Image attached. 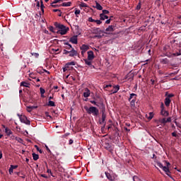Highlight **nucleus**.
Returning <instances> with one entry per match:
<instances>
[{"instance_id": "19", "label": "nucleus", "mask_w": 181, "mask_h": 181, "mask_svg": "<svg viewBox=\"0 0 181 181\" xmlns=\"http://www.w3.org/2000/svg\"><path fill=\"white\" fill-rule=\"evenodd\" d=\"M170 103H171L170 99H169V98H165V105L166 107H169V105H170Z\"/></svg>"}, {"instance_id": "64", "label": "nucleus", "mask_w": 181, "mask_h": 181, "mask_svg": "<svg viewBox=\"0 0 181 181\" xmlns=\"http://www.w3.org/2000/svg\"><path fill=\"white\" fill-rule=\"evenodd\" d=\"M118 181V180H117V178H115V177H112V180L110 181Z\"/></svg>"}, {"instance_id": "58", "label": "nucleus", "mask_w": 181, "mask_h": 181, "mask_svg": "<svg viewBox=\"0 0 181 181\" xmlns=\"http://www.w3.org/2000/svg\"><path fill=\"white\" fill-rule=\"evenodd\" d=\"M69 51H67L66 49H64V54H69Z\"/></svg>"}, {"instance_id": "50", "label": "nucleus", "mask_w": 181, "mask_h": 181, "mask_svg": "<svg viewBox=\"0 0 181 181\" xmlns=\"http://www.w3.org/2000/svg\"><path fill=\"white\" fill-rule=\"evenodd\" d=\"M51 6H52V8H57V7H59V5L52 3Z\"/></svg>"}, {"instance_id": "33", "label": "nucleus", "mask_w": 181, "mask_h": 181, "mask_svg": "<svg viewBox=\"0 0 181 181\" xmlns=\"http://www.w3.org/2000/svg\"><path fill=\"white\" fill-rule=\"evenodd\" d=\"M47 167V173H49L51 175V176H53V174L52 173V170L49 169V167L47 166V165H46Z\"/></svg>"}, {"instance_id": "4", "label": "nucleus", "mask_w": 181, "mask_h": 181, "mask_svg": "<svg viewBox=\"0 0 181 181\" xmlns=\"http://www.w3.org/2000/svg\"><path fill=\"white\" fill-rule=\"evenodd\" d=\"M80 49L81 50V53L82 56H84V54H86V52L90 49V46L83 44L81 45V47H80Z\"/></svg>"}, {"instance_id": "23", "label": "nucleus", "mask_w": 181, "mask_h": 181, "mask_svg": "<svg viewBox=\"0 0 181 181\" xmlns=\"http://www.w3.org/2000/svg\"><path fill=\"white\" fill-rule=\"evenodd\" d=\"M131 100H136V94L131 93L129 98V101H131Z\"/></svg>"}, {"instance_id": "25", "label": "nucleus", "mask_w": 181, "mask_h": 181, "mask_svg": "<svg viewBox=\"0 0 181 181\" xmlns=\"http://www.w3.org/2000/svg\"><path fill=\"white\" fill-rule=\"evenodd\" d=\"M40 91L41 97L44 98L45 93H46V90L43 88H40Z\"/></svg>"}, {"instance_id": "54", "label": "nucleus", "mask_w": 181, "mask_h": 181, "mask_svg": "<svg viewBox=\"0 0 181 181\" xmlns=\"http://www.w3.org/2000/svg\"><path fill=\"white\" fill-rule=\"evenodd\" d=\"M11 168H12V169H17L18 168V165H11Z\"/></svg>"}, {"instance_id": "28", "label": "nucleus", "mask_w": 181, "mask_h": 181, "mask_svg": "<svg viewBox=\"0 0 181 181\" xmlns=\"http://www.w3.org/2000/svg\"><path fill=\"white\" fill-rule=\"evenodd\" d=\"M33 160H37V159H39V155L35 153H33Z\"/></svg>"}, {"instance_id": "44", "label": "nucleus", "mask_w": 181, "mask_h": 181, "mask_svg": "<svg viewBox=\"0 0 181 181\" xmlns=\"http://www.w3.org/2000/svg\"><path fill=\"white\" fill-rule=\"evenodd\" d=\"M172 97H175V95H173V93L168 94L166 98L170 99L172 98Z\"/></svg>"}, {"instance_id": "20", "label": "nucleus", "mask_w": 181, "mask_h": 181, "mask_svg": "<svg viewBox=\"0 0 181 181\" xmlns=\"http://www.w3.org/2000/svg\"><path fill=\"white\" fill-rule=\"evenodd\" d=\"M98 9V11H103V6L96 1V5L95 6Z\"/></svg>"}, {"instance_id": "21", "label": "nucleus", "mask_w": 181, "mask_h": 181, "mask_svg": "<svg viewBox=\"0 0 181 181\" xmlns=\"http://www.w3.org/2000/svg\"><path fill=\"white\" fill-rule=\"evenodd\" d=\"M106 32H114V25H109L108 28L105 29Z\"/></svg>"}, {"instance_id": "26", "label": "nucleus", "mask_w": 181, "mask_h": 181, "mask_svg": "<svg viewBox=\"0 0 181 181\" xmlns=\"http://www.w3.org/2000/svg\"><path fill=\"white\" fill-rule=\"evenodd\" d=\"M105 176H106L107 179H108V180H112V181H113V180H112V176H111V174H110L109 173H107V172H105Z\"/></svg>"}, {"instance_id": "10", "label": "nucleus", "mask_w": 181, "mask_h": 181, "mask_svg": "<svg viewBox=\"0 0 181 181\" xmlns=\"http://www.w3.org/2000/svg\"><path fill=\"white\" fill-rule=\"evenodd\" d=\"M90 94H91V92L88 90V88H86L85 92L83 93V97H85V98H87L90 97Z\"/></svg>"}, {"instance_id": "52", "label": "nucleus", "mask_w": 181, "mask_h": 181, "mask_svg": "<svg viewBox=\"0 0 181 181\" xmlns=\"http://www.w3.org/2000/svg\"><path fill=\"white\" fill-rule=\"evenodd\" d=\"M45 148H46L47 152H49V153H52V151H50V148H49V146H47V145H45Z\"/></svg>"}, {"instance_id": "31", "label": "nucleus", "mask_w": 181, "mask_h": 181, "mask_svg": "<svg viewBox=\"0 0 181 181\" xmlns=\"http://www.w3.org/2000/svg\"><path fill=\"white\" fill-rule=\"evenodd\" d=\"M64 45L65 46H68L66 49H71V50L73 49V47L69 42H65Z\"/></svg>"}, {"instance_id": "63", "label": "nucleus", "mask_w": 181, "mask_h": 181, "mask_svg": "<svg viewBox=\"0 0 181 181\" xmlns=\"http://www.w3.org/2000/svg\"><path fill=\"white\" fill-rule=\"evenodd\" d=\"M60 2V0H54L52 4H59Z\"/></svg>"}, {"instance_id": "60", "label": "nucleus", "mask_w": 181, "mask_h": 181, "mask_svg": "<svg viewBox=\"0 0 181 181\" xmlns=\"http://www.w3.org/2000/svg\"><path fill=\"white\" fill-rule=\"evenodd\" d=\"M73 142H74L73 139H69V145H72Z\"/></svg>"}, {"instance_id": "42", "label": "nucleus", "mask_w": 181, "mask_h": 181, "mask_svg": "<svg viewBox=\"0 0 181 181\" xmlns=\"http://www.w3.org/2000/svg\"><path fill=\"white\" fill-rule=\"evenodd\" d=\"M81 8H87V4L86 3H81Z\"/></svg>"}, {"instance_id": "51", "label": "nucleus", "mask_w": 181, "mask_h": 181, "mask_svg": "<svg viewBox=\"0 0 181 181\" xmlns=\"http://www.w3.org/2000/svg\"><path fill=\"white\" fill-rule=\"evenodd\" d=\"M166 122H172V118L168 117L167 119H165Z\"/></svg>"}, {"instance_id": "49", "label": "nucleus", "mask_w": 181, "mask_h": 181, "mask_svg": "<svg viewBox=\"0 0 181 181\" xmlns=\"http://www.w3.org/2000/svg\"><path fill=\"white\" fill-rule=\"evenodd\" d=\"M173 56H180V55H181L180 51L178 52H176V53L173 54Z\"/></svg>"}, {"instance_id": "36", "label": "nucleus", "mask_w": 181, "mask_h": 181, "mask_svg": "<svg viewBox=\"0 0 181 181\" xmlns=\"http://www.w3.org/2000/svg\"><path fill=\"white\" fill-rule=\"evenodd\" d=\"M16 141H18V142H19L20 144H23V140L21 138L16 137Z\"/></svg>"}, {"instance_id": "13", "label": "nucleus", "mask_w": 181, "mask_h": 181, "mask_svg": "<svg viewBox=\"0 0 181 181\" xmlns=\"http://www.w3.org/2000/svg\"><path fill=\"white\" fill-rule=\"evenodd\" d=\"M69 56L70 57H74V56H77V51H76L74 48H72V49L69 51Z\"/></svg>"}, {"instance_id": "32", "label": "nucleus", "mask_w": 181, "mask_h": 181, "mask_svg": "<svg viewBox=\"0 0 181 181\" xmlns=\"http://www.w3.org/2000/svg\"><path fill=\"white\" fill-rule=\"evenodd\" d=\"M80 10L79 9H76L75 10V12H74V13H75V15L76 16V18H78V15H80Z\"/></svg>"}, {"instance_id": "7", "label": "nucleus", "mask_w": 181, "mask_h": 181, "mask_svg": "<svg viewBox=\"0 0 181 181\" xmlns=\"http://www.w3.org/2000/svg\"><path fill=\"white\" fill-rule=\"evenodd\" d=\"M160 114L163 117H168L169 116V112L168 111L165 110V107H163V104L161 105Z\"/></svg>"}, {"instance_id": "62", "label": "nucleus", "mask_w": 181, "mask_h": 181, "mask_svg": "<svg viewBox=\"0 0 181 181\" xmlns=\"http://www.w3.org/2000/svg\"><path fill=\"white\" fill-rule=\"evenodd\" d=\"M172 136H175V137L177 136V134L175 133V132L172 133Z\"/></svg>"}, {"instance_id": "37", "label": "nucleus", "mask_w": 181, "mask_h": 181, "mask_svg": "<svg viewBox=\"0 0 181 181\" xmlns=\"http://www.w3.org/2000/svg\"><path fill=\"white\" fill-rule=\"evenodd\" d=\"M35 148H36L37 151L40 152V153H42L43 151L39 148V146H37V145H35Z\"/></svg>"}, {"instance_id": "18", "label": "nucleus", "mask_w": 181, "mask_h": 181, "mask_svg": "<svg viewBox=\"0 0 181 181\" xmlns=\"http://www.w3.org/2000/svg\"><path fill=\"white\" fill-rule=\"evenodd\" d=\"M5 134H6L7 136H11V135H12V131H11L8 127H6Z\"/></svg>"}, {"instance_id": "30", "label": "nucleus", "mask_w": 181, "mask_h": 181, "mask_svg": "<svg viewBox=\"0 0 181 181\" xmlns=\"http://www.w3.org/2000/svg\"><path fill=\"white\" fill-rule=\"evenodd\" d=\"M48 105L49 107H56V104H54V102L52 100H49Z\"/></svg>"}, {"instance_id": "39", "label": "nucleus", "mask_w": 181, "mask_h": 181, "mask_svg": "<svg viewBox=\"0 0 181 181\" xmlns=\"http://www.w3.org/2000/svg\"><path fill=\"white\" fill-rule=\"evenodd\" d=\"M108 13H110V11L108 10H103L102 14L108 15Z\"/></svg>"}, {"instance_id": "12", "label": "nucleus", "mask_w": 181, "mask_h": 181, "mask_svg": "<svg viewBox=\"0 0 181 181\" xmlns=\"http://www.w3.org/2000/svg\"><path fill=\"white\" fill-rule=\"evenodd\" d=\"M162 169L165 173L167 176L170 177V170H169V167L163 166Z\"/></svg>"}, {"instance_id": "22", "label": "nucleus", "mask_w": 181, "mask_h": 181, "mask_svg": "<svg viewBox=\"0 0 181 181\" xmlns=\"http://www.w3.org/2000/svg\"><path fill=\"white\" fill-rule=\"evenodd\" d=\"M100 21H105V19H108V16L105 14H100Z\"/></svg>"}, {"instance_id": "55", "label": "nucleus", "mask_w": 181, "mask_h": 181, "mask_svg": "<svg viewBox=\"0 0 181 181\" xmlns=\"http://www.w3.org/2000/svg\"><path fill=\"white\" fill-rule=\"evenodd\" d=\"M23 87H29V83L23 82Z\"/></svg>"}, {"instance_id": "6", "label": "nucleus", "mask_w": 181, "mask_h": 181, "mask_svg": "<svg viewBox=\"0 0 181 181\" xmlns=\"http://www.w3.org/2000/svg\"><path fill=\"white\" fill-rule=\"evenodd\" d=\"M84 62H85V64H86L87 66H90V67H91V69H95V67L92 64V62H93V59H88V58L87 59H83Z\"/></svg>"}, {"instance_id": "56", "label": "nucleus", "mask_w": 181, "mask_h": 181, "mask_svg": "<svg viewBox=\"0 0 181 181\" xmlns=\"http://www.w3.org/2000/svg\"><path fill=\"white\" fill-rule=\"evenodd\" d=\"M108 87H112V85H111V84L105 85L103 88H108Z\"/></svg>"}, {"instance_id": "34", "label": "nucleus", "mask_w": 181, "mask_h": 181, "mask_svg": "<svg viewBox=\"0 0 181 181\" xmlns=\"http://www.w3.org/2000/svg\"><path fill=\"white\" fill-rule=\"evenodd\" d=\"M159 122H160L161 124H166V118H163L159 120Z\"/></svg>"}, {"instance_id": "8", "label": "nucleus", "mask_w": 181, "mask_h": 181, "mask_svg": "<svg viewBox=\"0 0 181 181\" xmlns=\"http://www.w3.org/2000/svg\"><path fill=\"white\" fill-rule=\"evenodd\" d=\"M119 91V85L113 86V90L110 91L111 94H116Z\"/></svg>"}, {"instance_id": "14", "label": "nucleus", "mask_w": 181, "mask_h": 181, "mask_svg": "<svg viewBox=\"0 0 181 181\" xmlns=\"http://www.w3.org/2000/svg\"><path fill=\"white\" fill-rule=\"evenodd\" d=\"M37 106L32 105V106H27V111L28 112H32L33 110H36Z\"/></svg>"}, {"instance_id": "11", "label": "nucleus", "mask_w": 181, "mask_h": 181, "mask_svg": "<svg viewBox=\"0 0 181 181\" xmlns=\"http://www.w3.org/2000/svg\"><path fill=\"white\" fill-rule=\"evenodd\" d=\"M88 60H94V52L93 51L88 52Z\"/></svg>"}, {"instance_id": "43", "label": "nucleus", "mask_w": 181, "mask_h": 181, "mask_svg": "<svg viewBox=\"0 0 181 181\" xmlns=\"http://www.w3.org/2000/svg\"><path fill=\"white\" fill-rule=\"evenodd\" d=\"M8 173H9V175H12V173H13V170L11 167H10V168L8 170Z\"/></svg>"}, {"instance_id": "41", "label": "nucleus", "mask_w": 181, "mask_h": 181, "mask_svg": "<svg viewBox=\"0 0 181 181\" xmlns=\"http://www.w3.org/2000/svg\"><path fill=\"white\" fill-rule=\"evenodd\" d=\"M95 23H97V25H101V23H103L101 20H95Z\"/></svg>"}, {"instance_id": "9", "label": "nucleus", "mask_w": 181, "mask_h": 181, "mask_svg": "<svg viewBox=\"0 0 181 181\" xmlns=\"http://www.w3.org/2000/svg\"><path fill=\"white\" fill-rule=\"evenodd\" d=\"M69 42H71V43H73V45H77L78 40H77V36L76 35H74L73 37H71L69 40Z\"/></svg>"}, {"instance_id": "59", "label": "nucleus", "mask_w": 181, "mask_h": 181, "mask_svg": "<svg viewBox=\"0 0 181 181\" xmlns=\"http://www.w3.org/2000/svg\"><path fill=\"white\" fill-rule=\"evenodd\" d=\"M69 69V67H66V65H65V67L63 68V71L64 73L67 71V69Z\"/></svg>"}, {"instance_id": "17", "label": "nucleus", "mask_w": 181, "mask_h": 181, "mask_svg": "<svg viewBox=\"0 0 181 181\" xmlns=\"http://www.w3.org/2000/svg\"><path fill=\"white\" fill-rule=\"evenodd\" d=\"M23 123L26 125H30V120L28 119L26 116H23Z\"/></svg>"}, {"instance_id": "46", "label": "nucleus", "mask_w": 181, "mask_h": 181, "mask_svg": "<svg viewBox=\"0 0 181 181\" xmlns=\"http://www.w3.org/2000/svg\"><path fill=\"white\" fill-rule=\"evenodd\" d=\"M136 9H137V11H139V9H141V2L138 4V5L136 7Z\"/></svg>"}, {"instance_id": "45", "label": "nucleus", "mask_w": 181, "mask_h": 181, "mask_svg": "<svg viewBox=\"0 0 181 181\" xmlns=\"http://www.w3.org/2000/svg\"><path fill=\"white\" fill-rule=\"evenodd\" d=\"M90 103L93 104V105H96L97 107H98V105L97 104V102H95V100H90Z\"/></svg>"}, {"instance_id": "61", "label": "nucleus", "mask_w": 181, "mask_h": 181, "mask_svg": "<svg viewBox=\"0 0 181 181\" xmlns=\"http://www.w3.org/2000/svg\"><path fill=\"white\" fill-rule=\"evenodd\" d=\"M40 8H41V9L45 8V6L43 5V1H41Z\"/></svg>"}, {"instance_id": "57", "label": "nucleus", "mask_w": 181, "mask_h": 181, "mask_svg": "<svg viewBox=\"0 0 181 181\" xmlns=\"http://www.w3.org/2000/svg\"><path fill=\"white\" fill-rule=\"evenodd\" d=\"M41 177H44L45 179H47V175H46L45 174H42Z\"/></svg>"}, {"instance_id": "15", "label": "nucleus", "mask_w": 181, "mask_h": 181, "mask_svg": "<svg viewBox=\"0 0 181 181\" xmlns=\"http://www.w3.org/2000/svg\"><path fill=\"white\" fill-rule=\"evenodd\" d=\"M155 114H153V112H150L148 113V115H146V118H147V119H148V121H151V119H152V118H153Z\"/></svg>"}, {"instance_id": "47", "label": "nucleus", "mask_w": 181, "mask_h": 181, "mask_svg": "<svg viewBox=\"0 0 181 181\" xmlns=\"http://www.w3.org/2000/svg\"><path fill=\"white\" fill-rule=\"evenodd\" d=\"M18 117L20 121H21V122H23V119H22V115L18 114Z\"/></svg>"}, {"instance_id": "16", "label": "nucleus", "mask_w": 181, "mask_h": 181, "mask_svg": "<svg viewBox=\"0 0 181 181\" xmlns=\"http://www.w3.org/2000/svg\"><path fill=\"white\" fill-rule=\"evenodd\" d=\"M160 63H161V64H169V59H168V58L161 59H160Z\"/></svg>"}, {"instance_id": "3", "label": "nucleus", "mask_w": 181, "mask_h": 181, "mask_svg": "<svg viewBox=\"0 0 181 181\" xmlns=\"http://www.w3.org/2000/svg\"><path fill=\"white\" fill-rule=\"evenodd\" d=\"M57 27L59 28V29H60L59 30L60 35H66V33H67V31L69 30V28L64 26V25L59 24Z\"/></svg>"}, {"instance_id": "35", "label": "nucleus", "mask_w": 181, "mask_h": 181, "mask_svg": "<svg viewBox=\"0 0 181 181\" xmlns=\"http://www.w3.org/2000/svg\"><path fill=\"white\" fill-rule=\"evenodd\" d=\"M32 56H34V57H35V59H37V57H39V53L37 52H33L31 53Z\"/></svg>"}, {"instance_id": "24", "label": "nucleus", "mask_w": 181, "mask_h": 181, "mask_svg": "<svg viewBox=\"0 0 181 181\" xmlns=\"http://www.w3.org/2000/svg\"><path fill=\"white\" fill-rule=\"evenodd\" d=\"M70 66H76V62L72 61L66 64V67H70Z\"/></svg>"}, {"instance_id": "1", "label": "nucleus", "mask_w": 181, "mask_h": 181, "mask_svg": "<svg viewBox=\"0 0 181 181\" xmlns=\"http://www.w3.org/2000/svg\"><path fill=\"white\" fill-rule=\"evenodd\" d=\"M84 110H86L88 114L92 115L93 117H98V115L100 114L98 108L94 106H91L90 107L84 106Z\"/></svg>"}, {"instance_id": "29", "label": "nucleus", "mask_w": 181, "mask_h": 181, "mask_svg": "<svg viewBox=\"0 0 181 181\" xmlns=\"http://www.w3.org/2000/svg\"><path fill=\"white\" fill-rule=\"evenodd\" d=\"M136 101V99H132L131 101H130V105H131V107H135V102Z\"/></svg>"}, {"instance_id": "5", "label": "nucleus", "mask_w": 181, "mask_h": 181, "mask_svg": "<svg viewBox=\"0 0 181 181\" xmlns=\"http://www.w3.org/2000/svg\"><path fill=\"white\" fill-rule=\"evenodd\" d=\"M104 148L105 149H107V151L110 152V153H112V152H114V147H112V146H111V144H110L109 143L105 142L104 144Z\"/></svg>"}, {"instance_id": "2", "label": "nucleus", "mask_w": 181, "mask_h": 181, "mask_svg": "<svg viewBox=\"0 0 181 181\" xmlns=\"http://www.w3.org/2000/svg\"><path fill=\"white\" fill-rule=\"evenodd\" d=\"M105 118H107V115H105V108L102 110V119H99L100 125H103V127L105 128Z\"/></svg>"}, {"instance_id": "27", "label": "nucleus", "mask_w": 181, "mask_h": 181, "mask_svg": "<svg viewBox=\"0 0 181 181\" xmlns=\"http://www.w3.org/2000/svg\"><path fill=\"white\" fill-rule=\"evenodd\" d=\"M71 6V2L68 1V2H64L61 5V6Z\"/></svg>"}, {"instance_id": "40", "label": "nucleus", "mask_w": 181, "mask_h": 181, "mask_svg": "<svg viewBox=\"0 0 181 181\" xmlns=\"http://www.w3.org/2000/svg\"><path fill=\"white\" fill-rule=\"evenodd\" d=\"M156 164H157V166H158V168H160L161 169H163V165L161 164L160 162H157Z\"/></svg>"}, {"instance_id": "38", "label": "nucleus", "mask_w": 181, "mask_h": 181, "mask_svg": "<svg viewBox=\"0 0 181 181\" xmlns=\"http://www.w3.org/2000/svg\"><path fill=\"white\" fill-rule=\"evenodd\" d=\"M133 180H134V181H141V180L139 179V177H138V176H136V175H134V176L133 177Z\"/></svg>"}, {"instance_id": "53", "label": "nucleus", "mask_w": 181, "mask_h": 181, "mask_svg": "<svg viewBox=\"0 0 181 181\" xmlns=\"http://www.w3.org/2000/svg\"><path fill=\"white\" fill-rule=\"evenodd\" d=\"M105 23L107 25H110V23H111V19H107L106 21H105Z\"/></svg>"}, {"instance_id": "48", "label": "nucleus", "mask_w": 181, "mask_h": 181, "mask_svg": "<svg viewBox=\"0 0 181 181\" xmlns=\"http://www.w3.org/2000/svg\"><path fill=\"white\" fill-rule=\"evenodd\" d=\"M88 22H95V20L93 19V17H89Z\"/></svg>"}]
</instances>
